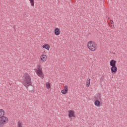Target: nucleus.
<instances>
[{
	"instance_id": "nucleus-1",
	"label": "nucleus",
	"mask_w": 127,
	"mask_h": 127,
	"mask_svg": "<svg viewBox=\"0 0 127 127\" xmlns=\"http://www.w3.org/2000/svg\"><path fill=\"white\" fill-rule=\"evenodd\" d=\"M23 81L22 82L23 86H24L26 89H28L29 86H32V82H31V77L28 74V73H25L23 76Z\"/></svg>"
},
{
	"instance_id": "nucleus-2",
	"label": "nucleus",
	"mask_w": 127,
	"mask_h": 127,
	"mask_svg": "<svg viewBox=\"0 0 127 127\" xmlns=\"http://www.w3.org/2000/svg\"><path fill=\"white\" fill-rule=\"evenodd\" d=\"M5 113L3 109H0V127H3L8 123V118L4 116Z\"/></svg>"
},
{
	"instance_id": "nucleus-3",
	"label": "nucleus",
	"mask_w": 127,
	"mask_h": 127,
	"mask_svg": "<svg viewBox=\"0 0 127 127\" xmlns=\"http://www.w3.org/2000/svg\"><path fill=\"white\" fill-rule=\"evenodd\" d=\"M87 48L90 51L94 52L97 50L98 47L95 42L90 41L87 43Z\"/></svg>"
},
{
	"instance_id": "nucleus-4",
	"label": "nucleus",
	"mask_w": 127,
	"mask_h": 127,
	"mask_svg": "<svg viewBox=\"0 0 127 127\" xmlns=\"http://www.w3.org/2000/svg\"><path fill=\"white\" fill-rule=\"evenodd\" d=\"M35 72L36 73L37 75L43 79L44 78V75H43V72L42 71V66L40 64H38L37 65V67L35 69Z\"/></svg>"
},
{
	"instance_id": "nucleus-5",
	"label": "nucleus",
	"mask_w": 127,
	"mask_h": 127,
	"mask_svg": "<svg viewBox=\"0 0 127 127\" xmlns=\"http://www.w3.org/2000/svg\"><path fill=\"white\" fill-rule=\"evenodd\" d=\"M47 60V56L46 55H42L40 58V62L43 63Z\"/></svg>"
},
{
	"instance_id": "nucleus-6",
	"label": "nucleus",
	"mask_w": 127,
	"mask_h": 127,
	"mask_svg": "<svg viewBox=\"0 0 127 127\" xmlns=\"http://www.w3.org/2000/svg\"><path fill=\"white\" fill-rule=\"evenodd\" d=\"M68 117L69 119L75 118V112L72 110L68 111Z\"/></svg>"
},
{
	"instance_id": "nucleus-7",
	"label": "nucleus",
	"mask_w": 127,
	"mask_h": 127,
	"mask_svg": "<svg viewBox=\"0 0 127 127\" xmlns=\"http://www.w3.org/2000/svg\"><path fill=\"white\" fill-rule=\"evenodd\" d=\"M111 71L112 74H116V73H117V71H118V67H117V65L111 66Z\"/></svg>"
},
{
	"instance_id": "nucleus-8",
	"label": "nucleus",
	"mask_w": 127,
	"mask_h": 127,
	"mask_svg": "<svg viewBox=\"0 0 127 127\" xmlns=\"http://www.w3.org/2000/svg\"><path fill=\"white\" fill-rule=\"evenodd\" d=\"M61 31H60V29L57 28L55 29V34L57 36L60 35V33Z\"/></svg>"
},
{
	"instance_id": "nucleus-9",
	"label": "nucleus",
	"mask_w": 127,
	"mask_h": 127,
	"mask_svg": "<svg viewBox=\"0 0 127 127\" xmlns=\"http://www.w3.org/2000/svg\"><path fill=\"white\" fill-rule=\"evenodd\" d=\"M116 64H117V61L114 60H111L110 62V66H111V67L116 66Z\"/></svg>"
},
{
	"instance_id": "nucleus-10",
	"label": "nucleus",
	"mask_w": 127,
	"mask_h": 127,
	"mask_svg": "<svg viewBox=\"0 0 127 127\" xmlns=\"http://www.w3.org/2000/svg\"><path fill=\"white\" fill-rule=\"evenodd\" d=\"M43 48H44L45 49L49 51V49H50V45L48 44H45L43 46Z\"/></svg>"
},
{
	"instance_id": "nucleus-11",
	"label": "nucleus",
	"mask_w": 127,
	"mask_h": 127,
	"mask_svg": "<svg viewBox=\"0 0 127 127\" xmlns=\"http://www.w3.org/2000/svg\"><path fill=\"white\" fill-rule=\"evenodd\" d=\"M94 105L96 107H101V102L99 101V100H96L94 102Z\"/></svg>"
},
{
	"instance_id": "nucleus-12",
	"label": "nucleus",
	"mask_w": 127,
	"mask_h": 127,
	"mask_svg": "<svg viewBox=\"0 0 127 127\" xmlns=\"http://www.w3.org/2000/svg\"><path fill=\"white\" fill-rule=\"evenodd\" d=\"M90 83H91V81L90 78H87L86 82V86L87 87H90Z\"/></svg>"
},
{
	"instance_id": "nucleus-13",
	"label": "nucleus",
	"mask_w": 127,
	"mask_h": 127,
	"mask_svg": "<svg viewBox=\"0 0 127 127\" xmlns=\"http://www.w3.org/2000/svg\"><path fill=\"white\" fill-rule=\"evenodd\" d=\"M46 87L47 88V89H50L51 88V85L50 84V83L49 82H47L46 83Z\"/></svg>"
},
{
	"instance_id": "nucleus-14",
	"label": "nucleus",
	"mask_w": 127,
	"mask_h": 127,
	"mask_svg": "<svg viewBox=\"0 0 127 127\" xmlns=\"http://www.w3.org/2000/svg\"><path fill=\"white\" fill-rule=\"evenodd\" d=\"M30 3H31V6H33V7H34V0H29Z\"/></svg>"
},
{
	"instance_id": "nucleus-15",
	"label": "nucleus",
	"mask_w": 127,
	"mask_h": 127,
	"mask_svg": "<svg viewBox=\"0 0 127 127\" xmlns=\"http://www.w3.org/2000/svg\"><path fill=\"white\" fill-rule=\"evenodd\" d=\"M96 100H98L99 101L102 100V96L101 95V94H98L97 98H96Z\"/></svg>"
},
{
	"instance_id": "nucleus-16",
	"label": "nucleus",
	"mask_w": 127,
	"mask_h": 127,
	"mask_svg": "<svg viewBox=\"0 0 127 127\" xmlns=\"http://www.w3.org/2000/svg\"><path fill=\"white\" fill-rule=\"evenodd\" d=\"M62 94H63V95H66L67 93H68L66 91H65L64 89H63L61 91Z\"/></svg>"
},
{
	"instance_id": "nucleus-17",
	"label": "nucleus",
	"mask_w": 127,
	"mask_h": 127,
	"mask_svg": "<svg viewBox=\"0 0 127 127\" xmlns=\"http://www.w3.org/2000/svg\"><path fill=\"white\" fill-rule=\"evenodd\" d=\"M65 91H66L68 92V86L66 85L64 86V89Z\"/></svg>"
},
{
	"instance_id": "nucleus-18",
	"label": "nucleus",
	"mask_w": 127,
	"mask_h": 127,
	"mask_svg": "<svg viewBox=\"0 0 127 127\" xmlns=\"http://www.w3.org/2000/svg\"><path fill=\"white\" fill-rule=\"evenodd\" d=\"M110 22H111V24H114V21H113L112 20H110Z\"/></svg>"
},
{
	"instance_id": "nucleus-19",
	"label": "nucleus",
	"mask_w": 127,
	"mask_h": 127,
	"mask_svg": "<svg viewBox=\"0 0 127 127\" xmlns=\"http://www.w3.org/2000/svg\"><path fill=\"white\" fill-rule=\"evenodd\" d=\"M106 17H107V18L108 19H110V18H110V17H108V16H106Z\"/></svg>"
},
{
	"instance_id": "nucleus-20",
	"label": "nucleus",
	"mask_w": 127,
	"mask_h": 127,
	"mask_svg": "<svg viewBox=\"0 0 127 127\" xmlns=\"http://www.w3.org/2000/svg\"><path fill=\"white\" fill-rule=\"evenodd\" d=\"M113 27H115V25H113Z\"/></svg>"
}]
</instances>
